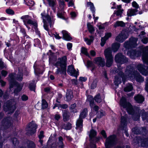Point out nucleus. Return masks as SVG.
<instances>
[{
	"instance_id": "f257e3e1",
	"label": "nucleus",
	"mask_w": 148,
	"mask_h": 148,
	"mask_svg": "<svg viewBox=\"0 0 148 148\" xmlns=\"http://www.w3.org/2000/svg\"><path fill=\"white\" fill-rule=\"evenodd\" d=\"M66 57L65 56L58 59L55 65L58 68L56 72V74L62 73L65 74L66 73Z\"/></svg>"
},
{
	"instance_id": "f03ea898",
	"label": "nucleus",
	"mask_w": 148,
	"mask_h": 148,
	"mask_svg": "<svg viewBox=\"0 0 148 148\" xmlns=\"http://www.w3.org/2000/svg\"><path fill=\"white\" fill-rule=\"evenodd\" d=\"M130 69L132 73L130 74V75H129L130 79H136V81L138 82H142L144 80L143 78L138 72L134 71V68L130 67Z\"/></svg>"
},
{
	"instance_id": "7ed1b4c3",
	"label": "nucleus",
	"mask_w": 148,
	"mask_h": 148,
	"mask_svg": "<svg viewBox=\"0 0 148 148\" xmlns=\"http://www.w3.org/2000/svg\"><path fill=\"white\" fill-rule=\"evenodd\" d=\"M120 104V105L123 108H126L129 114H132L133 112V109L130 104L129 103H127L126 101L125 98L123 97L121 99Z\"/></svg>"
},
{
	"instance_id": "20e7f679",
	"label": "nucleus",
	"mask_w": 148,
	"mask_h": 148,
	"mask_svg": "<svg viewBox=\"0 0 148 148\" xmlns=\"http://www.w3.org/2000/svg\"><path fill=\"white\" fill-rule=\"evenodd\" d=\"M37 125L35 122L32 121L27 125V134L30 136L34 134L36 132Z\"/></svg>"
},
{
	"instance_id": "39448f33",
	"label": "nucleus",
	"mask_w": 148,
	"mask_h": 148,
	"mask_svg": "<svg viewBox=\"0 0 148 148\" xmlns=\"http://www.w3.org/2000/svg\"><path fill=\"white\" fill-rule=\"evenodd\" d=\"M4 110L5 112L9 111L8 113L13 112L16 109L14 103H12L8 101L5 103L3 106Z\"/></svg>"
},
{
	"instance_id": "423d86ee",
	"label": "nucleus",
	"mask_w": 148,
	"mask_h": 148,
	"mask_svg": "<svg viewBox=\"0 0 148 148\" xmlns=\"http://www.w3.org/2000/svg\"><path fill=\"white\" fill-rule=\"evenodd\" d=\"M137 40V38H131L129 42L124 43V47L126 49H129L130 47H135L137 45L136 42Z\"/></svg>"
},
{
	"instance_id": "0eeeda50",
	"label": "nucleus",
	"mask_w": 148,
	"mask_h": 148,
	"mask_svg": "<svg viewBox=\"0 0 148 148\" xmlns=\"http://www.w3.org/2000/svg\"><path fill=\"white\" fill-rule=\"evenodd\" d=\"M21 19L23 20L25 25L27 26V24H29L31 25L34 26L36 27L37 24L35 21L32 20L30 18L29 16L28 15L24 16L21 17Z\"/></svg>"
},
{
	"instance_id": "6e6552de",
	"label": "nucleus",
	"mask_w": 148,
	"mask_h": 148,
	"mask_svg": "<svg viewBox=\"0 0 148 148\" xmlns=\"http://www.w3.org/2000/svg\"><path fill=\"white\" fill-rule=\"evenodd\" d=\"M119 139H106L105 145L106 148H111L115 146Z\"/></svg>"
},
{
	"instance_id": "1a4fd4ad",
	"label": "nucleus",
	"mask_w": 148,
	"mask_h": 148,
	"mask_svg": "<svg viewBox=\"0 0 148 148\" xmlns=\"http://www.w3.org/2000/svg\"><path fill=\"white\" fill-rule=\"evenodd\" d=\"M44 23V27L45 30L47 31L48 30L47 27V24L49 23L51 27L52 23L51 21V18L49 16H42Z\"/></svg>"
},
{
	"instance_id": "9d476101",
	"label": "nucleus",
	"mask_w": 148,
	"mask_h": 148,
	"mask_svg": "<svg viewBox=\"0 0 148 148\" xmlns=\"http://www.w3.org/2000/svg\"><path fill=\"white\" fill-rule=\"evenodd\" d=\"M137 68L138 70L143 75H148V67L141 64L138 65Z\"/></svg>"
},
{
	"instance_id": "9b49d317",
	"label": "nucleus",
	"mask_w": 148,
	"mask_h": 148,
	"mask_svg": "<svg viewBox=\"0 0 148 148\" xmlns=\"http://www.w3.org/2000/svg\"><path fill=\"white\" fill-rule=\"evenodd\" d=\"M128 37V34L127 32H122L121 34L117 36L115 38L116 40L118 42H122Z\"/></svg>"
},
{
	"instance_id": "f8f14e48",
	"label": "nucleus",
	"mask_w": 148,
	"mask_h": 148,
	"mask_svg": "<svg viewBox=\"0 0 148 148\" xmlns=\"http://www.w3.org/2000/svg\"><path fill=\"white\" fill-rule=\"evenodd\" d=\"M125 73V75H124L122 72H120L119 74V75H120L121 77L122 78V80L123 81H124V82H125L124 80L126 78H128V79H130L129 76V75H131L130 74H131V73H132L130 69V68L129 67H128Z\"/></svg>"
},
{
	"instance_id": "ddd939ff",
	"label": "nucleus",
	"mask_w": 148,
	"mask_h": 148,
	"mask_svg": "<svg viewBox=\"0 0 148 148\" xmlns=\"http://www.w3.org/2000/svg\"><path fill=\"white\" fill-rule=\"evenodd\" d=\"M67 72L71 75L77 77L78 75V72L75 70L72 65H69L68 67Z\"/></svg>"
},
{
	"instance_id": "4468645a",
	"label": "nucleus",
	"mask_w": 148,
	"mask_h": 148,
	"mask_svg": "<svg viewBox=\"0 0 148 148\" xmlns=\"http://www.w3.org/2000/svg\"><path fill=\"white\" fill-rule=\"evenodd\" d=\"M87 101L90 102V105L91 108L95 111H97L99 110V107L97 106L94 105L93 99L92 96H88L87 97Z\"/></svg>"
},
{
	"instance_id": "2eb2a0df",
	"label": "nucleus",
	"mask_w": 148,
	"mask_h": 148,
	"mask_svg": "<svg viewBox=\"0 0 148 148\" xmlns=\"http://www.w3.org/2000/svg\"><path fill=\"white\" fill-rule=\"evenodd\" d=\"M13 120L12 118L9 117L5 119L2 121V124L5 128L9 127L12 124Z\"/></svg>"
},
{
	"instance_id": "dca6fc26",
	"label": "nucleus",
	"mask_w": 148,
	"mask_h": 148,
	"mask_svg": "<svg viewBox=\"0 0 148 148\" xmlns=\"http://www.w3.org/2000/svg\"><path fill=\"white\" fill-rule=\"evenodd\" d=\"M115 60L117 62L121 63L122 62H123L125 61H127V60L121 53H119L115 56Z\"/></svg>"
},
{
	"instance_id": "f3484780",
	"label": "nucleus",
	"mask_w": 148,
	"mask_h": 148,
	"mask_svg": "<svg viewBox=\"0 0 148 148\" xmlns=\"http://www.w3.org/2000/svg\"><path fill=\"white\" fill-rule=\"evenodd\" d=\"M127 116L126 115L122 116L121 117V123L120 126L122 130L125 129L127 125Z\"/></svg>"
},
{
	"instance_id": "a211bd4d",
	"label": "nucleus",
	"mask_w": 148,
	"mask_h": 148,
	"mask_svg": "<svg viewBox=\"0 0 148 148\" xmlns=\"http://www.w3.org/2000/svg\"><path fill=\"white\" fill-rule=\"evenodd\" d=\"M95 62L98 65L103 67L105 65L104 59L101 57H98L95 58L94 59Z\"/></svg>"
},
{
	"instance_id": "6ab92c4d",
	"label": "nucleus",
	"mask_w": 148,
	"mask_h": 148,
	"mask_svg": "<svg viewBox=\"0 0 148 148\" xmlns=\"http://www.w3.org/2000/svg\"><path fill=\"white\" fill-rule=\"evenodd\" d=\"M127 53L132 58H135L139 56L141 54L139 51H136L134 50H132L130 52H128Z\"/></svg>"
},
{
	"instance_id": "aec40b11",
	"label": "nucleus",
	"mask_w": 148,
	"mask_h": 148,
	"mask_svg": "<svg viewBox=\"0 0 148 148\" xmlns=\"http://www.w3.org/2000/svg\"><path fill=\"white\" fill-rule=\"evenodd\" d=\"M145 52L143 53L142 59L143 61L148 64V46L145 47L144 49Z\"/></svg>"
},
{
	"instance_id": "412c9836",
	"label": "nucleus",
	"mask_w": 148,
	"mask_h": 148,
	"mask_svg": "<svg viewBox=\"0 0 148 148\" xmlns=\"http://www.w3.org/2000/svg\"><path fill=\"white\" fill-rule=\"evenodd\" d=\"M112 34L111 33L108 32L106 33L104 37H102L101 38V45L103 46L106 43V41L111 36Z\"/></svg>"
},
{
	"instance_id": "4be33fe9",
	"label": "nucleus",
	"mask_w": 148,
	"mask_h": 148,
	"mask_svg": "<svg viewBox=\"0 0 148 148\" xmlns=\"http://www.w3.org/2000/svg\"><path fill=\"white\" fill-rule=\"evenodd\" d=\"M15 78L14 74H11L9 75V81L10 83V87L12 88L15 84Z\"/></svg>"
},
{
	"instance_id": "5701e85b",
	"label": "nucleus",
	"mask_w": 148,
	"mask_h": 148,
	"mask_svg": "<svg viewBox=\"0 0 148 148\" xmlns=\"http://www.w3.org/2000/svg\"><path fill=\"white\" fill-rule=\"evenodd\" d=\"M73 97L72 91L70 90H68L66 94V101H70Z\"/></svg>"
},
{
	"instance_id": "b1692460",
	"label": "nucleus",
	"mask_w": 148,
	"mask_h": 148,
	"mask_svg": "<svg viewBox=\"0 0 148 148\" xmlns=\"http://www.w3.org/2000/svg\"><path fill=\"white\" fill-rule=\"evenodd\" d=\"M82 118H79L78 119L76 123V127L77 129H78L79 130H81V129L83 125V120Z\"/></svg>"
},
{
	"instance_id": "393cba45",
	"label": "nucleus",
	"mask_w": 148,
	"mask_h": 148,
	"mask_svg": "<svg viewBox=\"0 0 148 148\" xmlns=\"http://www.w3.org/2000/svg\"><path fill=\"white\" fill-rule=\"evenodd\" d=\"M133 140H135V139ZM136 140H138L141 141V147H148V139H136Z\"/></svg>"
},
{
	"instance_id": "a878e982",
	"label": "nucleus",
	"mask_w": 148,
	"mask_h": 148,
	"mask_svg": "<svg viewBox=\"0 0 148 148\" xmlns=\"http://www.w3.org/2000/svg\"><path fill=\"white\" fill-rule=\"evenodd\" d=\"M104 55L106 58L113 57L112 55V50L110 47L106 49L104 52Z\"/></svg>"
},
{
	"instance_id": "bb28decb",
	"label": "nucleus",
	"mask_w": 148,
	"mask_h": 148,
	"mask_svg": "<svg viewBox=\"0 0 148 148\" xmlns=\"http://www.w3.org/2000/svg\"><path fill=\"white\" fill-rule=\"evenodd\" d=\"M62 33L63 35V38L65 40L69 41L72 39V38L69 35L68 32L67 31L63 30L62 31Z\"/></svg>"
},
{
	"instance_id": "cd10ccee",
	"label": "nucleus",
	"mask_w": 148,
	"mask_h": 148,
	"mask_svg": "<svg viewBox=\"0 0 148 148\" xmlns=\"http://www.w3.org/2000/svg\"><path fill=\"white\" fill-rule=\"evenodd\" d=\"M120 47V44L117 42L113 43L112 45V49L114 52L118 51Z\"/></svg>"
},
{
	"instance_id": "c85d7f7f",
	"label": "nucleus",
	"mask_w": 148,
	"mask_h": 148,
	"mask_svg": "<svg viewBox=\"0 0 148 148\" xmlns=\"http://www.w3.org/2000/svg\"><path fill=\"white\" fill-rule=\"evenodd\" d=\"M88 114V110L86 108L83 109L81 112L79 117L80 118L84 119L86 117Z\"/></svg>"
},
{
	"instance_id": "c756f323",
	"label": "nucleus",
	"mask_w": 148,
	"mask_h": 148,
	"mask_svg": "<svg viewBox=\"0 0 148 148\" xmlns=\"http://www.w3.org/2000/svg\"><path fill=\"white\" fill-rule=\"evenodd\" d=\"M137 12L136 10L134 9H129L127 12V14L129 16H132L136 14Z\"/></svg>"
},
{
	"instance_id": "7c9ffc66",
	"label": "nucleus",
	"mask_w": 148,
	"mask_h": 148,
	"mask_svg": "<svg viewBox=\"0 0 148 148\" xmlns=\"http://www.w3.org/2000/svg\"><path fill=\"white\" fill-rule=\"evenodd\" d=\"M106 66L108 67H110L112 65L113 62V57L106 58Z\"/></svg>"
},
{
	"instance_id": "2f4dec72",
	"label": "nucleus",
	"mask_w": 148,
	"mask_h": 148,
	"mask_svg": "<svg viewBox=\"0 0 148 148\" xmlns=\"http://www.w3.org/2000/svg\"><path fill=\"white\" fill-rule=\"evenodd\" d=\"M135 101L138 103H140L143 102L144 100V98L141 95H138L134 97Z\"/></svg>"
},
{
	"instance_id": "473e14b6",
	"label": "nucleus",
	"mask_w": 148,
	"mask_h": 148,
	"mask_svg": "<svg viewBox=\"0 0 148 148\" xmlns=\"http://www.w3.org/2000/svg\"><path fill=\"white\" fill-rule=\"evenodd\" d=\"M84 41L86 42L87 45H90L91 43L93 42L94 38L93 36H90V39L87 38H84Z\"/></svg>"
},
{
	"instance_id": "72a5a7b5",
	"label": "nucleus",
	"mask_w": 148,
	"mask_h": 148,
	"mask_svg": "<svg viewBox=\"0 0 148 148\" xmlns=\"http://www.w3.org/2000/svg\"><path fill=\"white\" fill-rule=\"evenodd\" d=\"M125 23L122 21H117L114 25V26L115 27L119 26L123 27L125 26Z\"/></svg>"
},
{
	"instance_id": "f704fd0d",
	"label": "nucleus",
	"mask_w": 148,
	"mask_h": 148,
	"mask_svg": "<svg viewBox=\"0 0 148 148\" xmlns=\"http://www.w3.org/2000/svg\"><path fill=\"white\" fill-rule=\"evenodd\" d=\"M97 132L93 129H91L89 134V137L91 138H94L97 135Z\"/></svg>"
},
{
	"instance_id": "c9c22d12",
	"label": "nucleus",
	"mask_w": 148,
	"mask_h": 148,
	"mask_svg": "<svg viewBox=\"0 0 148 148\" xmlns=\"http://www.w3.org/2000/svg\"><path fill=\"white\" fill-rule=\"evenodd\" d=\"M22 71L21 69H18V73L16 77V79L19 81H21L22 79Z\"/></svg>"
},
{
	"instance_id": "e433bc0d",
	"label": "nucleus",
	"mask_w": 148,
	"mask_h": 148,
	"mask_svg": "<svg viewBox=\"0 0 148 148\" xmlns=\"http://www.w3.org/2000/svg\"><path fill=\"white\" fill-rule=\"evenodd\" d=\"M87 26L89 32L91 34L93 33L95 30L93 26L89 23H87Z\"/></svg>"
},
{
	"instance_id": "4c0bfd02",
	"label": "nucleus",
	"mask_w": 148,
	"mask_h": 148,
	"mask_svg": "<svg viewBox=\"0 0 148 148\" xmlns=\"http://www.w3.org/2000/svg\"><path fill=\"white\" fill-rule=\"evenodd\" d=\"M63 116L64 121H67L69 116L68 112L66 110L63 111Z\"/></svg>"
},
{
	"instance_id": "58836bf2",
	"label": "nucleus",
	"mask_w": 148,
	"mask_h": 148,
	"mask_svg": "<svg viewBox=\"0 0 148 148\" xmlns=\"http://www.w3.org/2000/svg\"><path fill=\"white\" fill-rule=\"evenodd\" d=\"M71 127V123H68L64 124L62 126V128L66 130H70Z\"/></svg>"
},
{
	"instance_id": "ea45409f",
	"label": "nucleus",
	"mask_w": 148,
	"mask_h": 148,
	"mask_svg": "<svg viewBox=\"0 0 148 148\" xmlns=\"http://www.w3.org/2000/svg\"><path fill=\"white\" fill-rule=\"evenodd\" d=\"M76 104L75 103L71 105L70 108L71 111L73 113H76L77 112V110L75 109L76 107Z\"/></svg>"
},
{
	"instance_id": "a19ab883",
	"label": "nucleus",
	"mask_w": 148,
	"mask_h": 148,
	"mask_svg": "<svg viewBox=\"0 0 148 148\" xmlns=\"http://www.w3.org/2000/svg\"><path fill=\"white\" fill-rule=\"evenodd\" d=\"M87 5L88 6H89L90 7V10L92 13L95 12V8L93 3L90 2H89L87 3Z\"/></svg>"
},
{
	"instance_id": "79ce46f5",
	"label": "nucleus",
	"mask_w": 148,
	"mask_h": 148,
	"mask_svg": "<svg viewBox=\"0 0 148 148\" xmlns=\"http://www.w3.org/2000/svg\"><path fill=\"white\" fill-rule=\"evenodd\" d=\"M133 89V87L131 84H129L124 88V90L126 92H129Z\"/></svg>"
},
{
	"instance_id": "37998d69",
	"label": "nucleus",
	"mask_w": 148,
	"mask_h": 148,
	"mask_svg": "<svg viewBox=\"0 0 148 148\" xmlns=\"http://www.w3.org/2000/svg\"><path fill=\"white\" fill-rule=\"evenodd\" d=\"M121 78L120 77L116 76L115 77L114 84L116 85H118L121 83Z\"/></svg>"
},
{
	"instance_id": "c03bdc74",
	"label": "nucleus",
	"mask_w": 148,
	"mask_h": 148,
	"mask_svg": "<svg viewBox=\"0 0 148 148\" xmlns=\"http://www.w3.org/2000/svg\"><path fill=\"white\" fill-rule=\"evenodd\" d=\"M94 99L95 101L97 103H100L101 101V98L100 95L99 94H98L96 96Z\"/></svg>"
},
{
	"instance_id": "a18cd8bd",
	"label": "nucleus",
	"mask_w": 148,
	"mask_h": 148,
	"mask_svg": "<svg viewBox=\"0 0 148 148\" xmlns=\"http://www.w3.org/2000/svg\"><path fill=\"white\" fill-rule=\"evenodd\" d=\"M42 108L43 109L46 108L48 107V104L46 101L44 99H42Z\"/></svg>"
},
{
	"instance_id": "49530a36",
	"label": "nucleus",
	"mask_w": 148,
	"mask_h": 148,
	"mask_svg": "<svg viewBox=\"0 0 148 148\" xmlns=\"http://www.w3.org/2000/svg\"><path fill=\"white\" fill-rule=\"evenodd\" d=\"M27 147V148H35V145L33 141H30L28 144Z\"/></svg>"
},
{
	"instance_id": "de8ad7c7",
	"label": "nucleus",
	"mask_w": 148,
	"mask_h": 148,
	"mask_svg": "<svg viewBox=\"0 0 148 148\" xmlns=\"http://www.w3.org/2000/svg\"><path fill=\"white\" fill-rule=\"evenodd\" d=\"M48 148H57V144L56 143H51L50 144H48L47 145Z\"/></svg>"
},
{
	"instance_id": "09e8293b",
	"label": "nucleus",
	"mask_w": 148,
	"mask_h": 148,
	"mask_svg": "<svg viewBox=\"0 0 148 148\" xmlns=\"http://www.w3.org/2000/svg\"><path fill=\"white\" fill-rule=\"evenodd\" d=\"M97 82V79H95L93 80V82L91 84V88L94 89L96 87Z\"/></svg>"
},
{
	"instance_id": "8fccbe9b",
	"label": "nucleus",
	"mask_w": 148,
	"mask_h": 148,
	"mask_svg": "<svg viewBox=\"0 0 148 148\" xmlns=\"http://www.w3.org/2000/svg\"><path fill=\"white\" fill-rule=\"evenodd\" d=\"M105 114L104 111L102 110H101L99 112H98L97 114V117L99 118H100L103 116Z\"/></svg>"
},
{
	"instance_id": "3c124183",
	"label": "nucleus",
	"mask_w": 148,
	"mask_h": 148,
	"mask_svg": "<svg viewBox=\"0 0 148 148\" xmlns=\"http://www.w3.org/2000/svg\"><path fill=\"white\" fill-rule=\"evenodd\" d=\"M64 139H58L59 143L58 144H60L58 146V148H64V145L63 143V140Z\"/></svg>"
},
{
	"instance_id": "603ef678",
	"label": "nucleus",
	"mask_w": 148,
	"mask_h": 148,
	"mask_svg": "<svg viewBox=\"0 0 148 148\" xmlns=\"http://www.w3.org/2000/svg\"><path fill=\"white\" fill-rule=\"evenodd\" d=\"M48 2L49 5L53 7L56 4L55 2L53 0H47Z\"/></svg>"
},
{
	"instance_id": "864d4df0",
	"label": "nucleus",
	"mask_w": 148,
	"mask_h": 148,
	"mask_svg": "<svg viewBox=\"0 0 148 148\" xmlns=\"http://www.w3.org/2000/svg\"><path fill=\"white\" fill-rule=\"evenodd\" d=\"M82 52L87 56H89V54L87 52V49L84 47H82L81 49Z\"/></svg>"
},
{
	"instance_id": "5fc2aeb1",
	"label": "nucleus",
	"mask_w": 148,
	"mask_h": 148,
	"mask_svg": "<svg viewBox=\"0 0 148 148\" xmlns=\"http://www.w3.org/2000/svg\"><path fill=\"white\" fill-rule=\"evenodd\" d=\"M123 11V10H118L116 11H114V13H115L117 16H121Z\"/></svg>"
},
{
	"instance_id": "6e6d98bb",
	"label": "nucleus",
	"mask_w": 148,
	"mask_h": 148,
	"mask_svg": "<svg viewBox=\"0 0 148 148\" xmlns=\"http://www.w3.org/2000/svg\"><path fill=\"white\" fill-rule=\"evenodd\" d=\"M35 85L34 84H30L29 88L30 90L34 91L35 90Z\"/></svg>"
},
{
	"instance_id": "4d7b16f0",
	"label": "nucleus",
	"mask_w": 148,
	"mask_h": 148,
	"mask_svg": "<svg viewBox=\"0 0 148 148\" xmlns=\"http://www.w3.org/2000/svg\"><path fill=\"white\" fill-rule=\"evenodd\" d=\"M6 13L10 14H14V11L10 9H8L6 10Z\"/></svg>"
},
{
	"instance_id": "13d9d810",
	"label": "nucleus",
	"mask_w": 148,
	"mask_h": 148,
	"mask_svg": "<svg viewBox=\"0 0 148 148\" xmlns=\"http://www.w3.org/2000/svg\"><path fill=\"white\" fill-rule=\"evenodd\" d=\"M107 24V23L103 24L100 25H98V27L99 29H103L105 28L106 25Z\"/></svg>"
},
{
	"instance_id": "bf43d9fd",
	"label": "nucleus",
	"mask_w": 148,
	"mask_h": 148,
	"mask_svg": "<svg viewBox=\"0 0 148 148\" xmlns=\"http://www.w3.org/2000/svg\"><path fill=\"white\" fill-rule=\"evenodd\" d=\"M9 4L10 5H13L15 4L16 2V0H8Z\"/></svg>"
},
{
	"instance_id": "052dcab7",
	"label": "nucleus",
	"mask_w": 148,
	"mask_h": 148,
	"mask_svg": "<svg viewBox=\"0 0 148 148\" xmlns=\"http://www.w3.org/2000/svg\"><path fill=\"white\" fill-rule=\"evenodd\" d=\"M22 88V86H21L19 84L18 85H17V88L15 89L14 91V92L20 91Z\"/></svg>"
},
{
	"instance_id": "680f3d73",
	"label": "nucleus",
	"mask_w": 148,
	"mask_h": 148,
	"mask_svg": "<svg viewBox=\"0 0 148 148\" xmlns=\"http://www.w3.org/2000/svg\"><path fill=\"white\" fill-rule=\"evenodd\" d=\"M38 137L40 139L43 138L44 137V132L43 131H41L40 132V134L38 135Z\"/></svg>"
},
{
	"instance_id": "e2e57ef3",
	"label": "nucleus",
	"mask_w": 148,
	"mask_h": 148,
	"mask_svg": "<svg viewBox=\"0 0 148 148\" xmlns=\"http://www.w3.org/2000/svg\"><path fill=\"white\" fill-rule=\"evenodd\" d=\"M70 15L71 17L72 18H74L76 17L77 16V14L76 13L74 12H71Z\"/></svg>"
},
{
	"instance_id": "0e129e2a",
	"label": "nucleus",
	"mask_w": 148,
	"mask_h": 148,
	"mask_svg": "<svg viewBox=\"0 0 148 148\" xmlns=\"http://www.w3.org/2000/svg\"><path fill=\"white\" fill-rule=\"evenodd\" d=\"M132 5L133 7L138 8H139V5L136 2L134 1L132 3Z\"/></svg>"
},
{
	"instance_id": "69168bd1",
	"label": "nucleus",
	"mask_w": 148,
	"mask_h": 148,
	"mask_svg": "<svg viewBox=\"0 0 148 148\" xmlns=\"http://www.w3.org/2000/svg\"><path fill=\"white\" fill-rule=\"evenodd\" d=\"M8 74V72L5 71L3 70L1 71L2 76L4 77H6Z\"/></svg>"
},
{
	"instance_id": "338daca9",
	"label": "nucleus",
	"mask_w": 148,
	"mask_h": 148,
	"mask_svg": "<svg viewBox=\"0 0 148 148\" xmlns=\"http://www.w3.org/2000/svg\"><path fill=\"white\" fill-rule=\"evenodd\" d=\"M141 40L144 44H146L148 42V38L147 37H144Z\"/></svg>"
},
{
	"instance_id": "774afa93",
	"label": "nucleus",
	"mask_w": 148,
	"mask_h": 148,
	"mask_svg": "<svg viewBox=\"0 0 148 148\" xmlns=\"http://www.w3.org/2000/svg\"><path fill=\"white\" fill-rule=\"evenodd\" d=\"M90 148H97V146L96 144L94 143H91L90 145Z\"/></svg>"
}]
</instances>
